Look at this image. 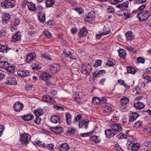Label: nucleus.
<instances>
[{
  "label": "nucleus",
  "instance_id": "1",
  "mask_svg": "<svg viewBox=\"0 0 151 151\" xmlns=\"http://www.w3.org/2000/svg\"><path fill=\"white\" fill-rule=\"evenodd\" d=\"M149 13L148 11L146 10L141 11L137 14V17L139 21H145L150 16Z\"/></svg>",
  "mask_w": 151,
  "mask_h": 151
},
{
  "label": "nucleus",
  "instance_id": "2",
  "mask_svg": "<svg viewBox=\"0 0 151 151\" xmlns=\"http://www.w3.org/2000/svg\"><path fill=\"white\" fill-rule=\"evenodd\" d=\"M92 68L91 65L87 63H85L82 66L81 72L82 74L87 75L89 74L91 72Z\"/></svg>",
  "mask_w": 151,
  "mask_h": 151
},
{
  "label": "nucleus",
  "instance_id": "3",
  "mask_svg": "<svg viewBox=\"0 0 151 151\" xmlns=\"http://www.w3.org/2000/svg\"><path fill=\"white\" fill-rule=\"evenodd\" d=\"M30 138V136L28 134H22L20 135L19 140L22 144L26 145L29 141Z\"/></svg>",
  "mask_w": 151,
  "mask_h": 151
},
{
  "label": "nucleus",
  "instance_id": "4",
  "mask_svg": "<svg viewBox=\"0 0 151 151\" xmlns=\"http://www.w3.org/2000/svg\"><path fill=\"white\" fill-rule=\"evenodd\" d=\"M95 14L93 11H91L86 16L85 20L86 22H91L95 20Z\"/></svg>",
  "mask_w": 151,
  "mask_h": 151
},
{
  "label": "nucleus",
  "instance_id": "5",
  "mask_svg": "<svg viewBox=\"0 0 151 151\" xmlns=\"http://www.w3.org/2000/svg\"><path fill=\"white\" fill-rule=\"evenodd\" d=\"M13 0H5L1 3V6L3 8L6 9L11 8L13 7L14 5L13 4L10 2V1Z\"/></svg>",
  "mask_w": 151,
  "mask_h": 151
},
{
  "label": "nucleus",
  "instance_id": "6",
  "mask_svg": "<svg viewBox=\"0 0 151 151\" xmlns=\"http://www.w3.org/2000/svg\"><path fill=\"white\" fill-rule=\"evenodd\" d=\"M89 122V121H86V119H84L82 122H80L78 125L79 128L87 129L88 127Z\"/></svg>",
  "mask_w": 151,
  "mask_h": 151
},
{
  "label": "nucleus",
  "instance_id": "7",
  "mask_svg": "<svg viewBox=\"0 0 151 151\" xmlns=\"http://www.w3.org/2000/svg\"><path fill=\"white\" fill-rule=\"evenodd\" d=\"M50 129L51 131L55 132L56 134H61L63 131V128L61 126L51 127Z\"/></svg>",
  "mask_w": 151,
  "mask_h": 151
},
{
  "label": "nucleus",
  "instance_id": "8",
  "mask_svg": "<svg viewBox=\"0 0 151 151\" xmlns=\"http://www.w3.org/2000/svg\"><path fill=\"white\" fill-rule=\"evenodd\" d=\"M6 83L11 85H16L17 83V81L14 78L9 76L7 78Z\"/></svg>",
  "mask_w": 151,
  "mask_h": 151
},
{
  "label": "nucleus",
  "instance_id": "9",
  "mask_svg": "<svg viewBox=\"0 0 151 151\" xmlns=\"http://www.w3.org/2000/svg\"><path fill=\"white\" fill-rule=\"evenodd\" d=\"M23 107L24 106L22 104L18 102L14 105L13 109L16 111L19 112L22 110Z\"/></svg>",
  "mask_w": 151,
  "mask_h": 151
},
{
  "label": "nucleus",
  "instance_id": "10",
  "mask_svg": "<svg viewBox=\"0 0 151 151\" xmlns=\"http://www.w3.org/2000/svg\"><path fill=\"white\" fill-rule=\"evenodd\" d=\"M110 127L112 130L114 131L115 133H116V132H119L122 130V127L116 124H112L110 126Z\"/></svg>",
  "mask_w": 151,
  "mask_h": 151
},
{
  "label": "nucleus",
  "instance_id": "11",
  "mask_svg": "<svg viewBox=\"0 0 151 151\" xmlns=\"http://www.w3.org/2000/svg\"><path fill=\"white\" fill-rule=\"evenodd\" d=\"M60 117L57 115H52L50 118L51 121L54 123L60 124Z\"/></svg>",
  "mask_w": 151,
  "mask_h": 151
},
{
  "label": "nucleus",
  "instance_id": "12",
  "mask_svg": "<svg viewBox=\"0 0 151 151\" xmlns=\"http://www.w3.org/2000/svg\"><path fill=\"white\" fill-rule=\"evenodd\" d=\"M60 66L57 64H54L52 65L50 68V72L53 73H56L60 69Z\"/></svg>",
  "mask_w": 151,
  "mask_h": 151
},
{
  "label": "nucleus",
  "instance_id": "13",
  "mask_svg": "<svg viewBox=\"0 0 151 151\" xmlns=\"http://www.w3.org/2000/svg\"><path fill=\"white\" fill-rule=\"evenodd\" d=\"M29 72L27 70H19L18 71L17 73L18 75L21 77H24L28 76Z\"/></svg>",
  "mask_w": 151,
  "mask_h": 151
},
{
  "label": "nucleus",
  "instance_id": "14",
  "mask_svg": "<svg viewBox=\"0 0 151 151\" xmlns=\"http://www.w3.org/2000/svg\"><path fill=\"white\" fill-rule=\"evenodd\" d=\"M43 101L45 102H49L53 103L55 102V100L53 99L52 97L49 95H45L42 96Z\"/></svg>",
  "mask_w": 151,
  "mask_h": 151
},
{
  "label": "nucleus",
  "instance_id": "15",
  "mask_svg": "<svg viewBox=\"0 0 151 151\" xmlns=\"http://www.w3.org/2000/svg\"><path fill=\"white\" fill-rule=\"evenodd\" d=\"M61 56L63 58H65L69 56V58L71 59H74V58L71 57V53L68 50H66L65 49L63 51V53L61 54Z\"/></svg>",
  "mask_w": 151,
  "mask_h": 151
},
{
  "label": "nucleus",
  "instance_id": "16",
  "mask_svg": "<svg viewBox=\"0 0 151 151\" xmlns=\"http://www.w3.org/2000/svg\"><path fill=\"white\" fill-rule=\"evenodd\" d=\"M129 148L131 149L132 150L137 151L139 148L140 145L138 143L133 144L131 143L130 144H129Z\"/></svg>",
  "mask_w": 151,
  "mask_h": 151
},
{
  "label": "nucleus",
  "instance_id": "17",
  "mask_svg": "<svg viewBox=\"0 0 151 151\" xmlns=\"http://www.w3.org/2000/svg\"><path fill=\"white\" fill-rule=\"evenodd\" d=\"M125 35L127 40H132L134 38V35L131 31H128L126 32Z\"/></svg>",
  "mask_w": 151,
  "mask_h": 151
},
{
  "label": "nucleus",
  "instance_id": "18",
  "mask_svg": "<svg viewBox=\"0 0 151 151\" xmlns=\"http://www.w3.org/2000/svg\"><path fill=\"white\" fill-rule=\"evenodd\" d=\"M87 33L88 31L86 27H83L80 29L78 35L80 37H81L86 36Z\"/></svg>",
  "mask_w": 151,
  "mask_h": 151
},
{
  "label": "nucleus",
  "instance_id": "19",
  "mask_svg": "<svg viewBox=\"0 0 151 151\" xmlns=\"http://www.w3.org/2000/svg\"><path fill=\"white\" fill-rule=\"evenodd\" d=\"M134 106L136 109L139 110L144 108L145 105L142 103L138 102L134 103Z\"/></svg>",
  "mask_w": 151,
  "mask_h": 151
},
{
  "label": "nucleus",
  "instance_id": "20",
  "mask_svg": "<svg viewBox=\"0 0 151 151\" xmlns=\"http://www.w3.org/2000/svg\"><path fill=\"white\" fill-rule=\"evenodd\" d=\"M105 134L107 137L110 138L113 137L116 133L111 129H108L105 132Z\"/></svg>",
  "mask_w": 151,
  "mask_h": 151
},
{
  "label": "nucleus",
  "instance_id": "21",
  "mask_svg": "<svg viewBox=\"0 0 151 151\" xmlns=\"http://www.w3.org/2000/svg\"><path fill=\"white\" fill-rule=\"evenodd\" d=\"M27 7L28 9L32 12H34L36 10V8L35 4L32 2H29L27 3Z\"/></svg>",
  "mask_w": 151,
  "mask_h": 151
},
{
  "label": "nucleus",
  "instance_id": "22",
  "mask_svg": "<svg viewBox=\"0 0 151 151\" xmlns=\"http://www.w3.org/2000/svg\"><path fill=\"white\" fill-rule=\"evenodd\" d=\"M35 54L34 52H32L30 54L27 55L26 58V61L27 62L32 60L35 58Z\"/></svg>",
  "mask_w": 151,
  "mask_h": 151
},
{
  "label": "nucleus",
  "instance_id": "23",
  "mask_svg": "<svg viewBox=\"0 0 151 151\" xmlns=\"http://www.w3.org/2000/svg\"><path fill=\"white\" fill-rule=\"evenodd\" d=\"M10 15L9 14H5L3 15L2 22L3 23L6 24L7 23L10 18Z\"/></svg>",
  "mask_w": 151,
  "mask_h": 151
},
{
  "label": "nucleus",
  "instance_id": "24",
  "mask_svg": "<svg viewBox=\"0 0 151 151\" xmlns=\"http://www.w3.org/2000/svg\"><path fill=\"white\" fill-rule=\"evenodd\" d=\"M20 32H17L12 37V40L14 42L18 41L20 39L21 36L20 35Z\"/></svg>",
  "mask_w": 151,
  "mask_h": 151
},
{
  "label": "nucleus",
  "instance_id": "25",
  "mask_svg": "<svg viewBox=\"0 0 151 151\" xmlns=\"http://www.w3.org/2000/svg\"><path fill=\"white\" fill-rule=\"evenodd\" d=\"M51 76L47 74V73L44 72L42 73L41 76V79L43 80H47L50 78Z\"/></svg>",
  "mask_w": 151,
  "mask_h": 151
},
{
  "label": "nucleus",
  "instance_id": "26",
  "mask_svg": "<svg viewBox=\"0 0 151 151\" xmlns=\"http://www.w3.org/2000/svg\"><path fill=\"white\" fill-rule=\"evenodd\" d=\"M139 116V114L136 112L132 113L130 115L129 121L131 122L134 121L136 120Z\"/></svg>",
  "mask_w": 151,
  "mask_h": 151
},
{
  "label": "nucleus",
  "instance_id": "27",
  "mask_svg": "<svg viewBox=\"0 0 151 151\" xmlns=\"http://www.w3.org/2000/svg\"><path fill=\"white\" fill-rule=\"evenodd\" d=\"M40 21L43 23L45 20V14L42 12H40L38 15Z\"/></svg>",
  "mask_w": 151,
  "mask_h": 151
},
{
  "label": "nucleus",
  "instance_id": "28",
  "mask_svg": "<svg viewBox=\"0 0 151 151\" xmlns=\"http://www.w3.org/2000/svg\"><path fill=\"white\" fill-rule=\"evenodd\" d=\"M22 118L25 121H29L33 118V116L32 114H29L23 116Z\"/></svg>",
  "mask_w": 151,
  "mask_h": 151
},
{
  "label": "nucleus",
  "instance_id": "29",
  "mask_svg": "<svg viewBox=\"0 0 151 151\" xmlns=\"http://www.w3.org/2000/svg\"><path fill=\"white\" fill-rule=\"evenodd\" d=\"M69 148L68 145L67 143H64L61 145L60 150L62 151H67L69 150Z\"/></svg>",
  "mask_w": 151,
  "mask_h": 151
},
{
  "label": "nucleus",
  "instance_id": "30",
  "mask_svg": "<svg viewBox=\"0 0 151 151\" xmlns=\"http://www.w3.org/2000/svg\"><path fill=\"white\" fill-rule=\"evenodd\" d=\"M129 101V99L126 97H124L123 98H121L119 104H122L123 105H127Z\"/></svg>",
  "mask_w": 151,
  "mask_h": 151
},
{
  "label": "nucleus",
  "instance_id": "31",
  "mask_svg": "<svg viewBox=\"0 0 151 151\" xmlns=\"http://www.w3.org/2000/svg\"><path fill=\"white\" fill-rule=\"evenodd\" d=\"M105 73L104 70H100L99 71L96 70V71L93 73V76L94 77L97 78L99 76V75L104 74Z\"/></svg>",
  "mask_w": 151,
  "mask_h": 151
},
{
  "label": "nucleus",
  "instance_id": "32",
  "mask_svg": "<svg viewBox=\"0 0 151 151\" xmlns=\"http://www.w3.org/2000/svg\"><path fill=\"white\" fill-rule=\"evenodd\" d=\"M119 55L121 58H125L126 56L125 51L122 49H119L118 51Z\"/></svg>",
  "mask_w": 151,
  "mask_h": 151
},
{
  "label": "nucleus",
  "instance_id": "33",
  "mask_svg": "<svg viewBox=\"0 0 151 151\" xmlns=\"http://www.w3.org/2000/svg\"><path fill=\"white\" fill-rule=\"evenodd\" d=\"M34 112L36 117H39L40 116L42 115L43 113V111L41 109L35 110L34 111Z\"/></svg>",
  "mask_w": 151,
  "mask_h": 151
},
{
  "label": "nucleus",
  "instance_id": "34",
  "mask_svg": "<svg viewBox=\"0 0 151 151\" xmlns=\"http://www.w3.org/2000/svg\"><path fill=\"white\" fill-rule=\"evenodd\" d=\"M9 65V64L7 61H0V68H4L5 69Z\"/></svg>",
  "mask_w": 151,
  "mask_h": 151
},
{
  "label": "nucleus",
  "instance_id": "35",
  "mask_svg": "<svg viewBox=\"0 0 151 151\" xmlns=\"http://www.w3.org/2000/svg\"><path fill=\"white\" fill-rule=\"evenodd\" d=\"M55 2L53 0H47L45 2L46 5L47 7H50L54 5Z\"/></svg>",
  "mask_w": 151,
  "mask_h": 151
},
{
  "label": "nucleus",
  "instance_id": "36",
  "mask_svg": "<svg viewBox=\"0 0 151 151\" xmlns=\"http://www.w3.org/2000/svg\"><path fill=\"white\" fill-rule=\"evenodd\" d=\"M15 68L14 66L9 65L5 69L10 73H13L15 70Z\"/></svg>",
  "mask_w": 151,
  "mask_h": 151
},
{
  "label": "nucleus",
  "instance_id": "37",
  "mask_svg": "<svg viewBox=\"0 0 151 151\" xmlns=\"http://www.w3.org/2000/svg\"><path fill=\"white\" fill-rule=\"evenodd\" d=\"M7 47L6 45H2L0 43V51L2 52H7L8 50Z\"/></svg>",
  "mask_w": 151,
  "mask_h": 151
},
{
  "label": "nucleus",
  "instance_id": "38",
  "mask_svg": "<svg viewBox=\"0 0 151 151\" xmlns=\"http://www.w3.org/2000/svg\"><path fill=\"white\" fill-rule=\"evenodd\" d=\"M103 34L104 35H107L110 32V29H109V27H105L103 29Z\"/></svg>",
  "mask_w": 151,
  "mask_h": 151
},
{
  "label": "nucleus",
  "instance_id": "39",
  "mask_svg": "<svg viewBox=\"0 0 151 151\" xmlns=\"http://www.w3.org/2000/svg\"><path fill=\"white\" fill-rule=\"evenodd\" d=\"M127 70L128 73H131L132 74H134L136 72L134 68L132 66L128 67L127 68Z\"/></svg>",
  "mask_w": 151,
  "mask_h": 151
},
{
  "label": "nucleus",
  "instance_id": "40",
  "mask_svg": "<svg viewBox=\"0 0 151 151\" xmlns=\"http://www.w3.org/2000/svg\"><path fill=\"white\" fill-rule=\"evenodd\" d=\"M102 109L104 111L107 112H110L112 110L111 107L108 105L104 106Z\"/></svg>",
  "mask_w": 151,
  "mask_h": 151
},
{
  "label": "nucleus",
  "instance_id": "41",
  "mask_svg": "<svg viewBox=\"0 0 151 151\" xmlns=\"http://www.w3.org/2000/svg\"><path fill=\"white\" fill-rule=\"evenodd\" d=\"M101 100L97 97H94L92 99V102L94 104H98L100 103Z\"/></svg>",
  "mask_w": 151,
  "mask_h": 151
},
{
  "label": "nucleus",
  "instance_id": "42",
  "mask_svg": "<svg viewBox=\"0 0 151 151\" xmlns=\"http://www.w3.org/2000/svg\"><path fill=\"white\" fill-rule=\"evenodd\" d=\"M128 2L127 1L125 2L122 4L117 5L116 6L118 8H122L123 7H128Z\"/></svg>",
  "mask_w": 151,
  "mask_h": 151
},
{
  "label": "nucleus",
  "instance_id": "43",
  "mask_svg": "<svg viewBox=\"0 0 151 151\" xmlns=\"http://www.w3.org/2000/svg\"><path fill=\"white\" fill-rule=\"evenodd\" d=\"M117 137L119 138H120L121 139H127L128 137H129V136L126 135L124 134H123L122 133H121L120 134L117 135Z\"/></svg>",
  "mask_w": 151,
  "mask_h": 151
},
{
  "label": "nucleus",
  "instance_id": "44",
  "mask_svg": "<svg viewBox=\"0 0 151 151\" xmlns=\"http://www.w3.org/2000/svg\"><path fill=\"white\" fill-rule=\"evenodd\" d=\"M93 140L94 141L95 143H99L100 141L98 139V137L95 135H93L91 137V139Z\"/></svg>",
  "mask_w": 151,
  "mask_h": 151
},
{
  "label": "nucleus",
  "instance_id": "45",
  "mask_svg": "<svg viewBox=\"0 0 151 151\" xmlns=\"http://www.w3.org/2000/svg\"><path fill=\"white\" fill-rule=\"evenodd\" d=\"M142 124V122L138 121L135 123L134 127L136 128H138L140 127Z\"/></svg>",
  "mask_w": 151,
  "mask_h": 151
},
{
  "label": "nucleus",
  "instance_id": "46",
  "mask_svg": "<svg viewBox=\"0 0 151 151\" xmlns=\"http://www.w3.org/2000/svg\"><path fill=\"white\" fill-rule=\"evenodd\" d=\"M102 63V62L101 60H98L96 61L95 64L94 65V66L95 67H98L101 65Z\"/></svg>",
  "mask_w": 151,
  "mask_h": 151
},
{
  "label": "nucleus",
  "instance_id": "47",
  "mask_svg": "<svg viewBox=\"0 0 151 151\" xmlns=\"http://www.w3.org/2000/svg\"><path fill=\"white\" fill-rule=\"evenodd\" d=\"M76 132V129L74 128H69L67 131V132L70 134H74Z\"/></svg>",
  "mask_w": 151,
  "mask_h": 151
},
{
  "label": "nucleus",
  "instance_id": "48",
  "mask_svg": "<svg viewBox=\"0 0 151 151\" xmlns=\"http://www.w3.org/2000/svg\"><path fill=\"white\" fill-rule=\"evenodd\" d=\"M116 12V14L119 16H123V14L124 15H126V13H125L124 12V11L122 10H121L119 11H117Z\"/></svg>",
  "mask_w": 151,
  "mask_h": 151
},
{
  "label": "nucleus",
  "instance_id": "49",
  "mask_svg": "<svg viewBox=\"0 0 151 151\" xmlns=\"http://www.w3.org/2000/svg\"><path fill=\"white\" fill-rule=\"evenodd\" d=\"M119 107L121 110H125L127 109V105H123L119 104L118 105Z\"/></svg>",
  "mask_w": 151,
  "mask_h": 151
},
{
  "label": "nucleus",
  "instance_id": "50",
  "mask_svg": "<svg viewBox=\"0 0 151 151\" xmlns=\"http://www.w3.org/2000/svg\"><path fill=\"white\" fill-rule=\"evenodd\" d=\"M74 9L80 14H82L83 12V9L81 8H76Z\"/></svg>",
  "mask_w": 151,
  "mask_h": 151
},
{
  "label": "nucleus",
  "instance_id": "51",
  "mask_svg": "<svg viewBox=\"0 0 151 151\" xmlns=\"http://www.w3.org/2000/svg\"><path fill=\"white\" fill-rule=\"evenodd\" d=\"M115 11L114 9L112 6H109L107 9V12L108 13H112Z\"/></svg>",
  "mask_w": 151,
  "mask_h": 151
},
{
  "label": "nucleus",
  "instance_id": "52",
  "mask_svg": "<svg viewBox=\"0 0 151 151\" xmlns=\"http://www.w3.org/2000/svg\"><path fill=\"white\" fill-rule=\"evenodd\" d=\"M6 35V32L4 29H2L0 30V38L5 36Z\"/></svg>",
  "mask_w": 151,
  "mask_h": 151
},
{
  "label": "nucleus",
  "instance_id": "53",
  "mask_svg": "<svg viewBox=\"0 0 151 151\" xmlns=\"http://www.w3.org/2000/svg\"><path fill=\"white\" fill-rule=\"evenodd\" d=\"M36 144L37 146H38L39 147H45V144L44 143L42 144V142L40 141H37L36 142Z\"/></svg>",
  "mask_w": 151,
  "mask_h": 151
},
{
  "label": "nucleus",
  "instance_id": "54",
  "mask_svg": "<svg viewBox=\"0 0 151 151\" xmlns=\"http://www.w3.org/2000/svg\"><path fill=\"white\" fill-rule=\"evenodd\" d=\"M137 62L138 63H143L145 62V60L142 57H138L137 58Z\"/></svg>",
  "mask_w": 151,
  "mask_h": 151
},
{
  "label": "nucleus",
  "instance_id": "55",
  "mask_svg": "<svg viewBox=\"0 0 151 151\" xmlns=\"http://www.w3.org/2000/svg\"><path fill=\"white\" fill-rule=\"evenodd\" d=\"M41 120V119L39 117H36L34 119V121L37 124H39L40 123Z\"/></svg>",
  "mask_w": 151,
  "mask_h": 151
},
{
  "label": "nucleus",
  "instance_id": "56",
  "mask_svg": "<svg viewBox=\"0 0 151 151\" xmlns=\"http://www.w3.org/2000/svg\"><path fill=\"white\" fill-rule=\"evenodd\" d=\"M123 1V0H111V2L112 4H116Z\"/></svg>",
  "mask_w": 151,
  "mask_h": 151
},
{
  "label": "nucleus",
  "instance_id": "57",
  "mask_svg": "<svg viewBox=\"0 0 151 151\" xmlns=\"http://www.w3.org/2000/svg\"><path fill=\"white\" fill-rule=\"evenodd\" d=\"M54 108L57 110H60L62 111L64 110V108L63 107L60 106L55 105L54 106Z\"/></svg>",
  "mask_w": 151,
  "mask_h": 151
},
{
  "label": "nucleus",
  "instance_id": "58",
  "mask_svg": "<svg viewBox=\"0 0 151 151\" xmlns=\"http://www.w3.org/2000/svg\"><path fill=\"white\" fill-rule=\"evenodd\" d=\"M145 74H144L143 75L144 78L145 79L147 80L148 81V82L150 81L151 82V79L150 76L146 75H145Z\"/></svg>",
  "mask_w": 151,
  "mask_h": 151
},
{
  "label": "nucleus",
  "instance_id": "59",
  "mask_svg": "<svg viewBox=\"0 0 151 151\" xmlns=\"http://www.w3.org/2000/svg\"><path fill=\"white\" fill-rule=\"evenodd\" d=\"M44 34L45 36L47 38H50L51 36V34L49 32L47 31H45L44 32Z\"/></svg>",
  "mask_w": 151,
  "mask_h": 151
},
{
  "label": "nucleus",
  "instance_id": "60",
  "mask_svg": "<svg viewBox=\"0 0 151 151\" xmlns=\"http://www.w3.org/2000/svg\"><path fill=\"white\" fill-rule=\"evenodd\" d=\"M144 144L145 145L146 147H151V140L145 142Z\"/></svg>",
  "mask_w": 151,
  "mask_h": 151
},
{
  "label": "nucleus",
  "instance_id": "61",
  "mask_svg": "<svg viewBox=\"0 0 151 151\" xmlns=\"http://www.w3.org/2000/svg\"><path fill=\"white\" fill-rule=\"evenodd\" d=\"M115 65V64H114L112 61L110 60H109L106 64V65H108L109 66H113Z\"/></svg>",
  "mask_w": 151,
  "mask_h": 151
},
{
  "label": "nucleus",
  "instance_id": "62",
  "mask_svg": "<svg viewBox=\"0 0 151 151\" xmlns=\"http://www.w3.org/2000/svg\"><path fill=\"white\" fill-rule=\"evenodd\" d=\"M81 115H78L74 119V121L76 122H78L79 119L81 118Z\"/></svg>",
  "mask_w": 151,
  "mask_h": 151
},
{
  "label": "nucleus",
  "instance_id": "63",
  "mask_svg": "<svg viewBox=\"0 0 151 151\" xmlns=\"http://www.w3.org/2000/svg\"><path fill=\"white\" fill-rule=\"evenodd\" d=\"M14 22L16 25H18L20 23V21L19 19L17 18H15L14 21Z\"/></svg>",
  "mask_w": 151,
  "mask_h": 151
},
{
  "label": "nucleus",
  "instance_id": "64",
  "mask_svg": "<svg viewBox=\"0 0 151 151\" xmlns=\"http://www.w3.org/2000/svg\"><path fill=\"white\" fill-rule=\"evenodd\" d=\"M127 49L128 50L132 52H135V50L134 49V48L133 47H131L129 46L127 47H126Z\"/></svg>",
  "mask_w": 151,
  "mask_h": 151
}]
</instances>
